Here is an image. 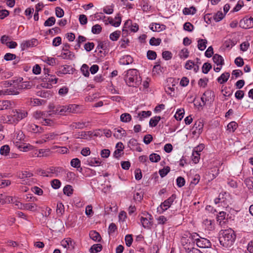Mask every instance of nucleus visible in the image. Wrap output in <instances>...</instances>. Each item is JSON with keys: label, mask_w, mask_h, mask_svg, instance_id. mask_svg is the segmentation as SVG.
Returning a JSON list of instances; mask_svg holds the SVG:
<instances>
[{"label": "nucleus", "mask_w": 253, "mask_h": 253, "mask_svg": "<svg viewBox=\"0 0 253 253\" xmlns=\"http://www.w3.org/2000/svg\"><path fill=\"white\" fill-rule=\"evenodd\" d=\"M196 8L192 6L190 8H184L183 10V13L184 15H193L196 13Z\"/></svg>", "instance_id": "29"}, {"label": "nucleus", "mask_w": 253, "mask_h": 253, "mask_svg": "<svg viewBox=\"0 0 253 253\" xmlns=\"http://www.w3.org/2000/svg\"><path fill=\"white\" fill-rule=\"evenodd\" d=\"M161 42V39L158 38L156 39L154 37H152L149 41V43L151 45H159Z\"/></svg>", "instance_id": "53"}, {"label": "nucleus", "mask_w": 253, "mask_h": 253, "mask_svg": "<svg viewBox=\"0 0 253 253\" xmlns=\"http://www.w3.org/2000/svg\"><path fill=\"white\" fill-rule=\"evenodd\" d=\"M184 114V109H179L176 111L174 117L177 121H180L183 118Z\"/></svg>", "instance_id": "42"}, {"label": "nucleus", "mask_w": 253, "mask_h": 253, "mask_svg": "<svg viewBox=\"0 0 253 253\" xmlns=\"http://www.w3.org/2000/svg\"><path fill=\"white\" fill-rule=\"evenodd\" d=\"M61 245L64 248H69L70 246L73 247L72 241L71 238H67L66 240H62L61 242Z\"/></svg>", "instance_id": "33"}, {"label": "nucleus", "mask_w": 253, "mask_h": 253, "mask_svg": "<svg viewBox=\"0 0 253 253\" xmlns=\"http://www.w3.org/2000/svg\"><path fill=\"white\" fill-rule=\"evenodd\" d=\"M69 91V88L67 86H63L59 89L58 93L61 96H65Z\"/></svg>", "instance_id": "64"}, {"label": "nucleus", "mask_w": 253, "mask_h": 253, "mask_svg": "<svg viewBox=\"0 0 253 253\" xmlns=\"http://www.w3.org/2000/svg\"><path fill=\"white\" fill-rule=\"evenodd\" d=\"M200 154L198 151H193L192 153V160L195 164H197L199 162Z\"/></svg>", "instance_id": "48"}, {"label": "nucleus", "mask_w": 253, "mask_h": 253, "mask_svg": "<svg viewBox=\"0 0 253 253\" xmlns=\"http://www.w3.org/2000/svg\"><path fill=\"white\" fill-rule=\"evenodd\" d=\"M225 15V14H223L221 11H218L213 15V18L215 21L219 22L224 17Z\"/></svg>", "instance_id": "34"}, {"label": "nucleus", "mask_w": 253, "mask_h": 253, "mask_svg": "<svg viewBox=\"0 0 253 253\" xmlns=\"http://www.w3.org/2000/svg\"><path fill=\"white\" fill-rule=\"evenodd\" d=\"M181 244L183 246H184V247L188 248L191 247L190 246H193V244H191V241L189 238V237L185 236V233L183 234V236L181 238Z\"/></svg>", "instance_id": "25"}, {"label": "nucleus", "mask_w": 253, "mask_h": 253, "mask_svg": "<svg viewBox=\"0 0 253 253\" xmlns=\"http://www.w3.org/2000/svg\"><path fill=\"white\" fill-rule=\"evenodd\" d=\"M162 56L164 59L168 60L172 58V53L169 51H165L162 53Z\"/></svg>", "instance_id": "61"}, {"label": "nucleus", "mask_w": 253, "mask_h": 253, "mask_svg": "<svg viewBox=\"0 0 253 253\" xmlns=\"http://www.w3.org/2000/svg\"><path fill=\"white\" fill-rule=\"evenodd\" d=\"M55 18L54 17H50L44 22V26L45 27L51 26L55 24Z\"/></svg>", "instance_id": "43"}, {"label": "nucleus", "mask_w": 253, "mask_h": 253, "mask_svg": "<svg viewBox=\"0 0 253 253\" xmlns=\"http://www.w3.org/2000/svg\"><path fill=\"white\" fill-rule=\"evenodd\" d=\"M86 126L85 122H75L72 124V126L75 129H82Z\"/></svg>", "instance_id": "36"}, {"label": "nucleus", "mask_w": 253, "mask_h": 253, "mask_svg": "<svg viewBox=\"0 0 253 253\" xmlns=\"http://www.w3.org/2000/svg\"><path fill=\"white\" fill-rule=\"evenodd\" d=\"M94 47V44L93 42H88L86 43L84 45L85 50L87 51H90L93 49Z\"/></svg>", "instance_id": "63"}, {"label": "nucleus", "mask_w": 253, "mask_h": 253, "mask_svg": "<svg viewBox=\"0 0 253 253\" xmlns=\"http://www.w3.org/2000/svg\"><path fill=\"white\" fill-rule=\"evenodd\" d=\"M245 183H246L248 188L250 190H252L253 192V178H247L245 179Z\"/></svg>", "instance_id": "58"}, {"label": "nucleus", "mask_w": 253, "mask_h": 253, "mask_svg": "<svg viewBox=\"0 0 253 253\" xmlns=\"http://www.w3.org/2000/svg\"><path fill=\"white\" fill-rule=\"evenodd\" d=\"M212 60L214 63L216 64L217 66H222L224 64V61L223 57L218 54H215L213 55Z\"/></svg>", "instance_id": "16"}, {"label": "nucleus", "mask_w": 253, "mask_h": 253, "mask_svg": "<svg viewBox=\"0 0 253 253\" xmlns=\"http://www.w3.org/2000/svg\"><path fill=\"white\" fill-rule=\"evenodd\" d=\"M193 128H195L196 130L200 131L203 128V124L200 121H196L193 126Z\"/></svg>", "instance_id": "62"}, {"label": "nucleus", "mask_w": 253, "mask_h": 253, "mask_svg": "<svg viewBox=\"0 0 253 253\" xmlns=\"http://www.w3.org/2000/svg\"><path fill=\"white\" fill-rule=\"evenodd\" d=\"M102 30V27L99 24H96L92 27L91 32L94 34H99Z\"/></svg>", "instance_id": "51"}, {"label": "nucleus", "mask_w": 253, "mask_h": 253, "mask_svg": "<svg viewBox=\"0 0 253 253\" xmlns=\"http://www.w3.org/2000/svg\"><path fill=\"white\" fill-rule=\"evenodd\" d=\"M120 34V31H115L110 35V39L113 41H117L119 39Z\"/></svg>", "instance_id": "39"}, {"label": "nucleus", "mask_w": 253, "mask_h": 253, "mask_svg": "<svg viewBox=\"0 0 253 253\" xmlns=\"http://www.w3.org/2000/svg\"><path fill=\"white\" fill-rule=\"evenodd\" d=\"M19 209L22 210H27L34 211L37 210V205L35 204L29 203L20 204V207H19Z\"/></svg>", "instance_id": "13"}, {"label": "nucleus", "mask_w": 253, "mask_h": 253, "mask_svg": "<svg viewBox=\"0 0 253 253\" xmlns=\"http://www.w3.org/2000/svg\"><path fill=\"white\" fill-rule=\"evenodd\" d=\"M27 115L28 113L24 110H15L12 111V115L15 123L26 118Z\"/></svg>", "instance_id": "5"}, {"label": "nucleus", "mask_w": 253, "mask_h": 253, "mask_svg": "<svg viewBox=\"0 0 253 253\" xmlns=\"http://www.w3.org/2000/svg\"><path fill=\"white\" fill-rule=\"evenodd\" d=\"M27 130L33 133H42L43 132V129L34 124H28L27 126Z\"/></svg>", "instance_id": "12"}, {"label": "nucleus", "mask_w": 253, "mask_h": 253, "mask_svg": "<svg viewBox=\"0 0 253 253\" xmlns=\"http://www.w3.org/2000/svg\"><path fill=\"white\" fill-rule=\"evenodd\" d=\"M71 165L74 168H80L81 166V161L78 158L73 159L71 161Z\"/></svg>", "instance_id": "50"}, {"label": "nucleus", "mask_w": 253, "mask_h": 253, "mask_svg": "<svg viewBox=\"0 0 253 253\" xmlns=\"http://www.w3.org/2000/svg\"><path fill=\"white\" fill-rule=\"evenodd\" d=\"M211 65L209 63H205L202 67V72L204 74H207L211 69Z\"/></svg>", "instance_id": "47"}, {"label": "nucleus", "mask_w": 253, "mask_h": 253, "mask_svg": "<svg viewBox=\"0 0 253 253\" xmlns=\"http://www.w3.org/2000/svg\"><path fill=\"white\" fill-rule=\"evenodd\" d=\"M61 183L59 180L54 179L51 181V185L53 189H59L61 186Z\"/></svg>", "instance_id": "45"}, {"label": "nucleus", "mask_w": 253, "mask_h": 253, "mask_svg": "<svg viewBox=\"0 0 253 253\" xmlns=\"http://www.w3.org/2000/svg\"><path fill=\"white\" fill-rule=\"evenodd\" d=\"M126 132L123 128H115L114 132V136L117 138H121L124 136H126Z\"/></svg>", "instance_id": "19"}, {"label": "nucleus", "mask_w": 253, "mask_h": 253, "mask_svg": "<svg viewBox=\"0 0 253 253\" xmlns=\"http://www.w3.org/2000/svg\"><path fill=\"white\" fill-rule=\"evenodd\" d=\"M58 78L55 75H50L47 74L45 77L43 79V81L44 82H48L52 84H56L57 83Z\"/></svg>", "instance_id": "14"}, {"label": "nucleus", "mask_w": 253, "mask_h": 253, "mask_svg": "<svg viewBox=\"0 0 253 253\" xmlns=\"http://www.w3.org/2000/svg\"><path fill=\"white\" fill-rule=\"evenodd\" d=\"M4 59L6 61H10L12 60H15V61L13 62L14 64H16L19 61V59H16V56L15 54L10 53H7L5 54L4 56Z\"/></svg>", "instance_id": "21"}, {"label": "nucleus", "mask_w": 253, "mask_h": 253, "mask_svg": "<svg viewBox=\"0 0 253 253\" xmlns=\"http://www.w3.org/2000/svg\"><path fill=\"white\" fill-rule=\"evenodd\" d=\"M54 111L56 113H59L60 115H65L70 113H77L79 111V106L76 104L59 106Z\"/></svg>", "instance_id": "3"}, {"label": "nucleus", "mask_w": 253, "mask_h": 253, "mask_svg": "<svg viewBox=\"0 0 253 253\" xmlns=\"http://www.w3.org/2000/svg\"><path fill=\"white\" fill-rule=\"evenodd\" d=\"M43 61L50 66H54L55 64V58L53 57H45Z\"/></svg>", "instance_id": "46"}, {"label": "nucleus", "mask_w": 253, "mask_h": 253, "mask_svg": "<svg viewBox=\"0 0 253 253\" xmlns=\"http://www.w3.org/2000/svg\"><path fill=\"white\" fill-rule=\"evenodd\" d=\"M10 151L9 146L7 145L2 146L0 149V153L2 155H7Z\"/></svg>", "instance_id": "37"}, {"label": "nucleus", "mask_w": 253, "mask_h": 253, "mask_svg": "<svg viewBox=\"0 0 253 253\" xmlns=\"http://www.w3.org/2000/svg\"><path fill=\"white\" fill-rule=\"evenodd\" d=\"M230 77V74L228 72H225L221 75L220 77H219L217 80V82L220 84H222L226 82L229 78Z\"/></svg>", "instance_id": "20"}, {"label": "nucleus", "mask_w": 253, "mask_h": 253, "mask_svg": "<svg viewBox=\"0 0 253 253\" xmlns=\"http://www.w3.org/2000/svg\"><path fill=\"white\" fill-rule=\"evenodd\" d=\"M170 168L168 166L159 170V174L162 177H165L170 171Z\"/></svg>", "instance_id": "49"}, {"label": "nucleus", "mask_w": 253, "mask_h": 253, "mask_svg": "<svg viewBox=\"0 0 253 253\" xmlns=\"http://www.w3.org/2000/svg\"><path fill=\"white\" fill-rule=\"evenodd\" d=\"M185 236L189 237L191 241H192L193 243L196 242V243L200 237L199 235L197 233H191L189 232H186L185 233Z\"/></svg>", "instance_id": "18"}, {"label": "nucleus", "mask_w": 253, "mask_h": 253, "mask_svg": "<svg viewBox=\"0 0 253 253\" xmlns=\"http://www.w3.org/2000/svg\"><path fill=\"white\" fill-rule=\"evenodd\" d=\"M125 81L129 86H138L141 83V78L139 76L138 70L131 69L126 71L125 77Z\"/></svg>", "instance_id": "2"}, {"label": "nucleus", "mask_w": 253, "mask_h": 253, "mask_svg": "<svg viewBox=\"0 0 253 253\" xmlns=\"http://www.w3.org/2000/svg\"><path fill=\"white\" fill-rule=\"evenodd\" d=\"M87 164L91 166H93L95 164H96L97 166H99L101 164V161L99 160H97L96 158H92L90 160H87Z\"/></svg>", "instance_id": "60"}, {"label": "nucleus", "mask_w": 253, "mask_h": 253, "mask_svg": "<svg viewBox=\"0 0 253 253\" xmlns=\"http://www.w3.org/2000/svg\"><path fill=\"white\" fill-rule=\"evenodd\" d=\"M207 40L206 39H199L198 41V48L200 50H204L207 47Z\"/></svg>", "instance_id": "27"}, {"label": "nucleus", "mask_w": 253, "mask_h": 253, "mask_svg": "<svg viewBox=\"0 0 253 253\" xmlns=\"http://www.w3.org/2000/svg\"><path fill=\"white\" fill-rule=\"evenodd\" d=\"M149 160L152 162L157 163L161 160V157L159 154L152 153L149 156Z\"/></svg>", "instance_id": "38"}, {"label": "nucleus", "mask_w": 253, "mask_h": 253, "mask_svg": "<svg viewBox=\"0 0 253 253\" xmlns=\"http://www.w3.org/2000/svg\"><path fill=\"white\" fill-rule=\"evenodd\" d=\"M147 217H141L140 221L143 227L145 228H150L152 225L153 218L152 215L148 213H146Z\"/></svg>", "instance_id": "8"}, {"label": "nucleus", "mask_w": 253, "mask_h": 253, "mask_svg": "<svg viewBox=\"0 0 253 253\" xmlns=\"http://www.w3.org/2000/svg\"><path fill=\"white\" fill-rule=\"evenodd\" d=\"M165 25L158 23L152 24L150 26V29L154 32L162 31L163 29H165Z\"/></svg>", "instance_id": "22"}, {"label": "nucleus", "mask_w": 253, "mask_h": 253, "mask_svg": "<svg viewBox=\"0 0 253 253\" xmlns=\"http://www.w3.org/2000/svg\"><path fill=\"white\" fill-rule=\"evenodd\" d=\"M64 212V206L62 203L57 204L56 212L57 214L62 215Z\"/></svg>", "instance_id": "54"}, {"label": "nucleus", "mask_w": 253, "mask_h": 253, "mask_svg": "<svg viewBox=\"0 0 253 253\" xmlns=\"http://www.w3.org/2000/svg\"><path fill=\"white\" fill-rule=\"evenodd\" d=\"M175 198L176 195L175 194H172L168 199L166 200L164 202L161 203V205L160 206V208L162 210V212L166 211L170 207Z\"/></svg>", "instance_id": "7"}, {"label": "nucleus", "mask_w": 253, "mask_h": 253, "mask_svg": "<svg viewBox=\"0 0 253 253\" xmlns=\"http://www.w3.org/2000/svg\"><path fill=\"white\" fill-rule=\"evenodd\" d=\"M239 24L240 27L243 29H247L252 28L253 27V18L245 17L240 20Z\"/></svg>", "instance_id": "6"}, {"label": "nucleus", "mask_w": 253, "mask_h": 253, "mask_svg": "<svg viewBox=\"0 0 253 253\" xmlns=\"http://www.w3.org/2000/svg\"><path fill=\"white\" fill-rule=\"evenodd\" d=\"M73 192L72 186L70 185H66L63 188V193L68 196H70Z\"/></svg>", "instance_id": "32"}, {"label": "nucleus", "mask_w": 253, "mask_h": 253, "mask_svg": "<svg viewBox=\"0 0 253 253\" xmlns=\"http://www.w3.org/2000/svg\"><path fill=\"white\" fill-rule=\"evenodd\" d=\"M37 42V40L36 39H32L30 40L24 41L21 44V48L22 50H24L26 48L35 46Z\"/></svg>", "instance_id": "11"}, {"label": "nucleus", "mask_w": 253, "mask_h": 253, "mask_svg": "<svg viewBox=\"0 0 253 253\" xmlns=\"http://www.w3.org/2000/svg\"><path fill=\"white\" fill-rule=\"evenodd\" d=\"M184 30L192 32L194 29V26L190 22H187L183 25Z\"/></svg>", "instance_id": "57"}, {"label": "nucleus", "mask_w": 253, "mask_h": 253, "mask_svg": "<svg viewBox=\"0 0 253 253\" xmlns=\"http://www.w3.org/2000/svg\"><path fill=\"white\" fill-rule=\"evenodd\" d=\"M120 15V14L119 13L115 17V19L116 20L115 22H114L113 19L111 18V20L109 21V23L114 27H119L121 23V17Z\"/></svg>", "instance_id": "26"}, {"label": "nucleus", "mask_w": 253, "mask_h": 253, "mask_svg": "<svg viewBox=\"0 0 253 253\" xmlns=\"http://www.w3.org/2000/svg\"><path fill=\"white\" fill-rule=\"evenodd\" d=\"M147 57L149 60H154L157 57V53L154 51L149 50L147 52Z\"/></svg>", "instance_id": "52"}, {"label": "nucleus", "mask_w": 253, "mask_h": 253, "mask_svg": "<svg viewBox=\"0 0 253 253\" xmlns=\"http://www.w3.org/2000/svg\"><path fill=\"white\" fill-rule=\"evenodd\" d=\"M90 238L93 241L100 242L101 240V237L100 234L95 231H91L89 233Z\"/></svg>", "instance_id": "24"}, {"label": "nucleus", "mask_w": 253, "mask_h": 253, "mask_svg": "<svg viewBox=\"0 0 253 253\" xmlns=\"http://www.w3.org/2000/svg\"><path fill=\"white\" fill-rule=\"evenodd\" d=\"M120 119L122 122L126 123L129 122L131 120V117L129 114L124 113L121 115Z\"/></svg>", "instance_id": "41"}, {"label": "nucleus", "mask_w": 253, "mask_h": 253, "mask_svg": "<svg viewBox=\"0 0 253 253\" xmlns=\"http://www.w3.org/2000/svg\"><path fill=\"white\" fill-rule=\"evenodd\" d=\"M196 245L201 248H208L211 246V243L209 240L201 237L197 241Z\"/></svg>", "instance_id": "9"}, {"label": "nucleus", "mask_w": 253, "mask_h": 253, "mask_svg": "<svg viewBox=\"0 0 253 253\" xmlns=\"http://www.w3.org/2000/svg\"><path fill=\"white\" fill-rule=\"evenodd\" d=\"M63 171V168L61 167H50L47 169V170H44L42 169H39L37 170V174L46 177H51L53 174L54 176L57 177L59 174Z\"/></svg>", "instance_id": "4"}, {"label": "nucleus", "mask_w": 253, "mask_h": 253, "mask_svg": "<svg viewBox=\"0 0 253 253\" xmlns=\"http://www.w3.org/2000/svg\"><path fill=\"white\" fill-rule=\"evenodd\" d=\"M0 121L3 123L13 124L15 123L12 114L11 115H4L0 117Z\"/></svg>", "instance_id": "15"}, {"label": "nucleus", "mask_w": 253, "mask_h": 253, "mask_svg": "<svg viewBox=\"0 0 253 253\" xmlns=\"http://www.w3.org/2000/svg\"><path fill=\"white\" fill-rule=\"evenodd\" d=\"M58 136L57 134L54 132H51L43 135V139L44 141L54 140Z\"/></svg>", "instance_id": "30"}, {"label": "nucleus", "mask_w": 253, "mask_h": 253, "mask_svg": "<svg viewBox=\"0 0 253 253\" xmlns=\"http://www.w3.org/2000/svg\"><path fill=\"white\" fill-rule=\"evenodd\" d=\"M236 239L234 231L231 229L221 230L219 232V241L221 245L225 248L231 247Z\"/></svg>", "instance_id": "1"}, {"label": "nucleus", "mask_w": 253, "mask_h": 253, "mask_svg": "<svg viewBox=\"0 0 253 253\" xmlns=\"http://www.w3.org/2000/svg\"><path fill=\"white\" fill-rule=\"evenodd\" d=\"M185 184V180L184 178L181 176H179L176 179V185L177 186L181 188L183 187Z\"/></svg>", "instance_id": "55"}, {"label": "nucleus", "mask_w": 253, "mask_h": 253, "mask_svg": "<svg viewBox=\"0 0 253 253\" xmlns=\"http://www.w3.org/2000/svg\"><path fill=\"white\" fill-rule=\"evenodd\" d=\"M11 103L9 101H0V110L7 109L10 107Z\"/></svg>", "instance_id": "35"}, {"label": "nucleus", "mask_w": 253, "mask_h": 253, "mask_svg": "<svg viewBox=\"0 0 253 253\" xmlns=\"http://www.w3.org/2000/svg\"><path fill=\"white\" fill-rule=\"evenodd\" d=\"M237 127L238 124L235 122H231L227 125V129L230 131L234 132Z\"/></svg>", "instance_id": "44"}, {"label": "nucleus", "mask_w": 253, "mask_h": 253, "mask_svg": "<svg viewBox=\"0 0 253 253\" xmlns=\"http://www.w3.org/2000/svg\"><path fill=\"white\" fill-rule=\"evenodd\" d=\"M161 120V117L155 116L152 118L149 121V126L151 127L156 126Z\"/></svg>", "instance_id": "31"}, {"label": "nucleus", "mask_w": 253, "mask_h": 253, "mask_svg": "<svg viewBox=\"0 0 253 253\" xmlns=\"http://www.w3.org/2000/svg\"><path fill=\"white\" fill-rule=\"evenodd\" d=\"M64 10L60 7L55 8V14L57 17L61 18L64 16Z\"/></svg>", "instance_id": "59"}, {"label": "nucleus", "mask_w": 253, "mask_h": 253, "mask_svg": "<svg viewBox=\"0 0 253 253\" xmlns=\"http://www.w3.org/2000/svg\"><path fill=\"white\" fill-rule=\"evenodd\" d=\"M133 58L131 56L127 55L120 59V62L123 65H129L133 62Z\"/></svg>", "instance_id": "17"}, {"label": "nucleus", "mask_w": 253, "mask_h": 253, "mask_svg": "<svg viewBox=\"0 0 253 253\" xmlns=\"http://www.w3.org/2000/svg\"><path fill=\"white\" fill-rule=\"evenodd\" d=\"M33 175V173L27 171H20L17 173L18 178L24 179L26 178L31 177Z\"/></svg>", "instance_id": "23"}, {"label": "nucleus", "mask_w": 253, "mask_h": 253, "mask_svg": "<svg viewBox=\"0 0 253 253\" xmlns=\"http://www.w3.org/2000/svg\"><path fill=\"white\" fill-rule=\"evenodd\" d=\"M70 44L68 43H64L62 50L65 52L61 53V56L64 58H71V57H75L74 54L69 51Z\"/></svg>", "instance_id": "10"}, {"label": "nucleus", "mask_w": 253, "mask_h": 253, "mask_svg": "<svg viewBox=\"0 0 253 253\" xmlns=\"http://www.w3.org/2000/svg\"><path fill=\"white\" fill-rule=\"evenodd\" d=\"M102 246L101 244H94L89 249V252L91 253H97L102 250Z\"/></svg>", "instance_id": "28"}, {"label": "nucleus", "mask_w": 253, "mask_h": 253, "mask_svg": "<svg viewBox=\"0 0 253 253\" xmlns=\"http://www.w3.org/2000/svg\"><path fill=\"white\" fill-rule=\"evenodd\" d=\"M126 244L127 247H130L133 242L132 235L127 234L125 237Z\"/></svg>", "instance_id": "56"}, {"label": "nucleus", "mask_w": 253, "mask_h": 253, "mask_svg": "<svg viewBox=\"0 0 253 253\" xmlns=\"http://www.w3.org/2000/svg\"><path fill=\"white\" fill-rule=\"evenodd\" d=\"M81 71L85 77H88L89 76V67L86 64H84L82 65Z\"/></svg>", "instance_id": "40"}]
</instances>
